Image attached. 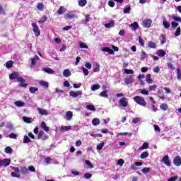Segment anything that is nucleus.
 I'll return each mask as SVG.
<instances>
[{"label": "nucleus", "mask_w": 181, "mask_h": 181, "mask_svg": "<svg viewBox=\"0 0 181 181\" xmlns=\"http://www.w3.org/2000/svg\"><path fill=\"white\" fill-rule=\"evenodd\" d=\"M10 80H15L17 79L18 83H20V87H28V83H25V79L23 77L19 76L18 72H13L9 75Z\"/></svg>", "instance_id": "nucleus-1"}, {"label": "nucleus", "mask_w": 181, "mask_h": 181, "mask_svg": "<svg viewBox=\"0 0 181 181\" xmlns=\"http://www.w3.org/2000/svg\"><path fill=\"white\" fill-rule=\"evenodd\" d=\"M134 101L139 104V105H141V107H146V101H145V98L142 96H135L133 98Z\"/></svg>", "instance_id": "nucleus-2"}, {"label": "nucleus", "mask_w": 181, "mask_h": 181, "mask_svg": "<svg viewBox=\"0 0 181 181\" xmlns=\"http://www.w3.org/2000/svg\"><path fill=\"white\" fill-rule=\"evenodd\" d=\"M31 26L33 27V31L35 36H40V30H39V26H37L35 23H31Z\"/></svg>", "instance_id": "nucleus-3"}, {"label": "nucleus", "mask_w": 181, "mask_h": 181, "mask_svg": "<svg viewBox=\"0 0 181 181\" xmlns=\"http://www.w3.org/2000/svg\"><path fill=\"white\" fill-rule=\"evenodd\" d=\"M39 60H40V59L37 55H35L34 57L31 58V64L30 65V69H33Z\"/></svg>", "instance_id": "nucleus-4"}, {"label": "nucleus", "mask_w": 181, "mask_h": 181, "mask_svg": "<svg viewBox=\"0 0 181 181\" xmlns=\"http://www.w3.org/2000/svg\"><path fill=\"white\" fill-rule=\"evenodd\" d=\"M119 103L121 107H128V99L125 97H123L119 100Z\"/></svg>", "instance_id": "nucleus-5"}, {"label": "nucleus", "mask_w": 181, "mask_h": 181, "mask_svg": "<svg viewBox=\"0 0 181 181\" xmlns=\"http://www.w3.org/2000/svg\"><path fill=\"white\" fill-rule=\"evenodd\" d=\"M11 165V160L4 158L3 160H0V168H2V166H9Z\"/></svg>", "instance_id": "nucleus-6"}, {"label": "nucleus", "mask_w": 181, "mask_h": 181, "mask_svg": "<svg viewBox=\"0 0 181 181\" xmlns=\"http://www.w3.org/2000/svg\"><path fill=\"white\" fill-rule=\"evenodd\" d=\"M161 162L166 166H170V160H169V156L168 155L163 157Z\"/></svg>", "instance_id": "nucleus-7"}, {"label": "nucleus", "mask_w": 181, "mask_h": 181, "mask_svg": "<svg viewBox=\"0 0 181 181\" xmlns=\"http://www.w3.org/2000/svg\"><path fill=\"white\" fill-rule=\"evenodd\" d=\"M173 163L175 166H180L181 165V157L177 156L173 159Z\"/></svg>", "instance_id": "nucleus-8"}, {"label": "nucleus", "mask_w": 181, "mask_h": 181, "mask_svg": "<svg viewBox=\"0 0 181 181\" xmlns=\"http://www.w3.org/2000/svg\"><path fill=\"white\" fill-rule=\"evenodd\" d=\"M124 81L125 84H132L134 83V76H129L124 78Z\"/></svg>", "instance_id": "nucleus-9"}, {"label": "nucleus", "mask_w": 181, "mask_h": 181, "mask_svg": "<svg viewBox=\"0 0 181 181\" xmlns=\"http://www.w3.org/2000/svg\"><path fill=\"white\" fill-rule=\"evenodd\" d=\"M144 28H149L152 25V21L149 19H145L142 23Z\"/></svg>", "instance_id": "nucleus-10"}, {"label": "nucleus", "mask_w": 181, "mask_h": 181, "mask_svg": "<svg viewBox=\"0 0 181 181\" xmlns=\"http://www.w3.org/2000/svg\"><path fill=\"white\" fill-rule=\"evenodd\" d=\"M83 93L81 91H71L69 93V95H71V97H73L74 98H77V97H78L79 95H81Z\"/></svg>", "instance_id": "nucleus-11"}, {"label": "nucleus", "mask_w": 181, "mask_h": 181, "mask_svg": "<svg viewBox=\"0 0 181 181\" xmlns=\"http://www.w3.org/2000/svg\"><path fill=\"white\" fill-rule=\"evenodd\" d=\"M38 139H47V136L46 135V133H45V132L43 131H40L38 134Z\"/></svg>", "instance_id": "nucleus-12"}, {"label": "nucleus", "mask_w": 181, "mask_h": 181, "mask_svg": "<svg viewBox=\"0 0 181 181\" xmlns=\"http://www.w3.org/2000/svg\"><path fill=\"white\" fill-rule=\"evenodd\" d=\"M156 53L158 57H165V56H166V51L163 49H158L157 50Z\"/></svg>", "instance_id": "nucleus-13"}, {"label": "nucleus", "mask_w": 181, "mask_h": 181, "mask_svg": "<svg viewBox=\"0 0 181 181\" xmlns=\"http://www.w3.org/2000/svg\"><path fill=\"white\" fill-rule=\"evenodd\" d=\"M114 25H115V21H114V20H112L109 23L105 24V27L107 29H111V28H114Z\"/></svg>", "instance_id": "nucleus-14"}, {"label": "nucleus", "mask_w": 181, "mask_h": 181, "mask_svg": "<svg viewBox=\"0 0 181 181\" xmlns=\"http://www.w3.org/2000/svg\"><path fill=\"white\" fill-rule=\"evenodd\" d=\"M37 111H38V113L40 115H48L49 112H47V110H44L42 108H40V107H37Z\"/></svg>", "instance_id": "nucleus-15"}, {"label": "nucleus", "mask_w": 181, "mask_h": 181, "mask_svg": "<svg viewBox=\"0 0 181 181\" xmlns=\"http://www.w3.org/2000/svg\"><path fill=\"white\" fill-rule=\"evenodd\" d=\"M129 28H132V30H136L139 28V25L137 22H134L133 23L129 25Z\"/></svg>", "instance_id": "nucleus-16"}, {"label": "nucleus", "mask_w": 181, "mask_h": 181, "mask_svg": "<svg viewBox=\"0 0 181 181\" xmlns=\"http://www.w3.org/2000/svg\"><path fill=\"white\" fill-rule=\"evenodd\" d=\"M73 118V112L68 111L66 112V119L67 121H70Z\"/></svg>", "instance_id": "nucleus-17"}, {"label": "nucleus", "mask_w": 181, "mask_h": 181, "mask_svg": "<svg viewBox=\"0 0 181 181\" xmlns=\"http://www.w3.org/2000/svg\"><path fill=\"white\" fill-rule=\"evenodd\" d=\"M159 40H160L161 45H165V43H166V37L165 36V35L160 34Z\"/></svg>", "instance_id": "nucleus-18"}, {"label": "nucleus", "mask_w": 181, "mask_h": 181, "mask_svg": "<svg viewBox=\"0 0 181 181\" xmlns=\"http://www.w3.org/2000/svg\"><path fill=\"white\" fill-rule=\"evenodd\" d=\"M40 86L44 87L45 88H49V83L45 81H40L39 83Z\"/></svg>", "instance_id": "nucleus-19"}, {"label": "nucleus", "mask_w": 181, "mask_h": 181, "mask_svg": "<svg viewBox=\"0 0 181 181\" xmlns=\"http://www.w3.org/2000/svg\"><path fill=\"white\" fill-rule=\"evenodd\" d=\"M151 74H148L146 76V81L148 83V84H152L153 83V80L151 78Z\"/></svg>", "instance_id": "nucleus-20"}, {"label": "nucleus", "mask_w": 181, "mask_h": 181, "mask_svg": "<svg viewBox=\"0 0 181 181\" xmlns=\"http://www.w3.org/2000/svg\"><path fill=\"white\" fill-rule=\"evenodd\" d=\"M42 71H45V73H47L48 74H54V71L51 68H43Z\"/></svg>", "instance_id": "nucleus-21"}, {"label": "nucleus", "mask_w": 181, "mask_h": 181, "mask_svg": "<svg viewBox=\"0 0 181 181\" xmlns=\"http://www.w3.org/2000/svg\"><path fill=\"white\" fill-rule=\"evenodd\" d=\"M71 129V126H62L61 127L62 132H66V131H70Z\"/></svg>", "instance_id": "nucleus-22"}, {"label": "nucleus", "mask_w": 181, "mask_h": 181, "mask_svg": "<svg viewBox=\"0 0 181 181\" xmlns=\"http://www.w3.org/2000/svg\"><path fill=\"white\" fill-rule=\"evenodd\" d=\"M65 18H66V19H69V20H70V19H74V18H76V15H75V14H73V13H66V14L65 15Z\"/></svg>", "instance_id": "nucleus-23"}, {"label": "nucleus", "mask_w": 181, "mask_h": 181, "mask_svg": "<svg viewBox=\"0 0 181 181\" xmlns=\"http://www.w3.org/2000/svg\"><path fill=\"white\" fill-rule=\"evenodd\" d=\"M20 170L23 175H28L29 173V170L26 167H21Z\"/></svg>", "instance_id": "nucleus-24"}, {"label": "nucleus", "mask_w": 181, "mask_h": 181, "mask_svg": "<svg viewBox=\"0 0 181 181\" xmlns=\"http://www.w3.org/2000/svg\"><path fill=\"white\" fill-rule=\"evenodd\" d=\"M63 76L64 77H70V76H71V72H70V69H65L63 71Z\"/></svg>", "instance_id": "nucleus-25"}, {"label": "nucleus", "mask_w": 181, "mask_h": 181, "mask_svg": "<svg viewBox=\"0 0 181 181\" xmlns=\"http://www.w3.org/2000/svg\"><path fill=\"white\" fill-rule=\"evenodd\" d=\"M64 12H66V8H64L63 6H61L57 11V13L58 15H63V13H64Z\"/></svg>", "instance_id": "nucleus-26"}, {"label": "nucleus", "mask_w": 181, "mask_h": 181, "mask_svg": "<svg viewBox=\"0 0 181 181\" xmlns=\"http://www.w3.org/2000/svg\"><path fill=\"white\" fill-rule=\"evenodd\" d=\"M41 128H42V129H44V131L45 132H49V128L47 127V126L46 125V122H42L41 123Z\"/></svg>", "instance_id": "nucleus-27"}, {"label": "nucleus", "mask_w": 181, "mask_h": 181, "mask_svg": "<svg viewBox=\"0 0 181 181\" xmlns=\"http://www.w3.org/2000/svg\"><path fill=\"white\" fill-rule=\"evenodd\" d=\"M78 4L79 5V6H81L82 8L86 6V5H87V0H79L78 1Z\"/></svg>", "instance_id": "nucleus-28"}, {"label": "nucleus", "mask_w": 181, "mask_h": 181, "mask_svg": "<svg viewBox=\"0 0 181 181\" xmlns=\"http://www.w3.org/2000/svg\"><path fill=\"white\" fill-rule=\"evenodd\" d=\"M148 148H149V144L145 142L141 147H139V150L143 151L144 149H148Z\"/></svg>", "instance_id": "nucleus-29"}, {"label": "nucleus", "mask_w": 181, "mask_h": 181, "mask_svg": "<svg viewBox=\"0 0 181 181\" xmlns=\"http://www.w3.org/2000/svg\"><path fill=\"white\" fill-rule=\"evenodd\" d=\"M163 25L165 29H169V28H170V23L168 22L166 20H163Z\"/></svg>", "instance_id": "nucleus-30"}, {"label": "nucleus", "mask_w": 181, "mask_h": 181, "mask_svg": "<svg viewBox=\"0 0 181 181\" xmlns=\"http://www.w3.org/2000/svg\"><path fill=\"white\" fill-rule=\"evenodd\" d=\"M149 156V153L148 151H144L141 153L140 158L141 159H145V158H148Z\"/></svg>", "instance_id": "nucleus-31"}, {"label": "nucleus", "mask_w": 181, "mask_h": 181, "mask_svg": "<svg viewBox=\"0 0 181 181\" xmlns=\"http://www.w3.org/2000/svg\"><path fill=\"white\" fill-rule=\"evenodd\" d=\"M100 87L101 86H100V84H94V85H92L91 90L92 91H95L97 90H100Z\"/></svg>", "instance_id": "nucleus-32"}, {"label": "nucleus", "mask_w": 181, "mask_h": 181, "mask_svg": "<svg viewBox=\"0 0 181 181\" xmlns=\"http://www.w3.org/2000/svg\"><path fill=\"white\" fill-rule=\"evenodd\" d=\"M6 69H11V67H13V61H8L6 63Z\"/></svg>", "instance_id": "nucleus-33"}, {"label": "nucleus", "mask_w": 181, "mask_h": 181, "mask_svg": "<svg viewBox=\"0 0 181 181\" xmlns=\"http://www.w3.org/2000/svg\"><path fill=\"white\" fill-rule=\"evenodd\" d=\"M15 105H16V107H25V103L19 100V101H16L15 102Z\"/></svg>", "instance_id": "nucleus-34"}, {"label": "nucleus", "mask_w": 181, "mask_h": 181, "mask_svg": "<svg viewBox=\"0 0 181 181\" xmlns=\"http://www.w3.org/2000/svg\"><path fill=\"white\" fill-rule=\"evenodd\" d=\"M45 8V5L43 4V3H38L37 4V9H38V11H43Z\"/></svg>", "instance_id": "nucleus-35"}, {"label": "nucleus", "mask_w": 181, "mask_h": 181, "mask_svg": "<svg viewBox=\"0 0 181 181\" xmlns=\"http://www.w3.org/2000/svg\"><path fill=\"white\" fill-rule=\"evenodd\" d=\"M92 124L95 127H97V125H100V119H98V118L93 119V121H92Z\"/></svg>", "instance_id": "nucleus-36"}, {"label": "nucleus", "mask_w": 181, "mask_h": 181, "mask_svg": "<svg viewBox=\"0 0 181 181\" xmlns=\"http://www.w3.org/2000/svg\"><path fill=\"white\" fill-rule=\"evenodd\" d=\"M4 152L6 153H12V152H13V150H12V148H11V146H7L4 149Z\"/></svg>", "instance_id": "nucleus-37"}, {"label": "nucleus", "mask_w": 181, "mask_h": 181, "mask_svg": "<svg viewBox=\"0 0 181 181\" xmlns=\"http://www.w3.org/2000/svg\"><path fill=\"white\" fill-rule=\"evenodd\" d=\"M160 110H162L163 111H166L168 110V104L166 103H162L160 105Z\"/></svg>", "instance_id": "nucleus-38"}, {"label": "nucleus", "mask_w": 181, "mask_h": 181, "mask_svg": "<svg viewBox=\"0 0 181 181\" xmlns=\"http://www.w3.org/2000/svg\"><path fill=\"white\" fill-rule=\"evenodd\" d=\"M30 142H32V141L30 140V138H29V136H24L23 143L24 144H29Z\"/></svg>", "instance_id": "nucleus-39"}, {"label": "nucleus", "mask_w": 181, "mask_h": 181, "mask_svg": "<svg viewBox=\"0 0 181 181\" xmlns=\"http://www.w3.org/2000/svg\"><path fill=\"white\" fill-rule=\"evenodd\" d=\"M46 21H47V17L44 16L38 21V23H45Z\"/></svg>", "instance_id": "nucleus-40"}, {"label": "nucleus", "mask_w": 181, "mask_h": 181, "mask_svg": "<svg viewBox=\"0 0 181 181\" xmlns=\"http://www.w3.org/2000/svg\"><path fill=\"white\" fill-rule=\"evenodd\" d=\"M148 47L151 49H156V44L152 41L148 42Z\"/></svg>", "instance_id": "nucleus-41"}, {"label": "nucleus", "mask_w": 181, "mask_h": 181, "mask_svg": "<svg viewBox=\"0 0 181 181\" xmlns=\"http://www.w3.org/2000/svg\"><path fill=\"white\" fill-rule=\"evenodd\" d=\"M29 90L31 93V94H35L36 93V91L39 90V88H37L36 87H31V88H30Z\"/></svg>", "instance_id": "nucleus-42"}, {"label": "nucleus", "mask_w": 181, "mask_h": 181, "mask_svg": "<svg viewBox=\"0 0 181 181\" xmlns=\"http://www.w3.org/2000/svg\"><path fill=\"white\" fill-rule=\"evenodd\" d=\"M79 47L81 49H88V46L83 42H79Z\"/></svg>", "instance_id": "nucleus-43"}, {"label": "nucleus", "mask_w": 181, "mask_h": 181, "mask_svg": "<svg viewBox=\"0 0 181 181\" xmlns=\"http://www.w3.org/2000/svg\"><path fill=\"white\" fill-rule=\"evenodd\" d=\"M87 110H89L90 111H95V107L93 105H86Z\"/></svg>", "instance_id": "nucleus-44"}, {"label": "nucleus", "mask_w": 181, "mask_h": 181, "mask_svg": "<svg viewBox=\"0 0 181 181\" xmlns=\"http://www.w3.org/2000/svg\"><path fill=\"white\" fill-rule=\"evenodd\" d=\"M83 177L85 179H91V177H93V175L90 173H86L84 175H83Z\"/></svg>", "instance_id": "nucleus-45"}, {"label": "nucleus", "mask_w": 181, "mask_h": 181, "mask_svg": "<svg viewBox=\"0 0 181 181\" xmlns=\"http://www.w3.org/2000/svg\"><path fill=\"white\" fill-rule=\"evenodd\" d=\"M100 97H104L105 98H108V94H107V90H103L100 93Z\"/></svg>", "instance_id": "nucleus-46"}, {"label": "nucleus", "mask_w": 181, "mask_h": 181, "mask_svg": "<svg viewBox=\"0 0 181 181\" xmlns=\"http://www.w3.org/2000/svg\"><path fill=\"white\" fill-rule=\"evenodd\" d=\"M23 119L24 121V122H25L26 124H30L32 122V120H30V118L29 117H23Z\"/></svg>", "instance_id": "nucleus-47"}, {"label": "nucleus", "mask_w": 181, "mask_h": 181, "mask_svg": "<svg viewBox=\"0 0 181 181\" xmlns=\"http://www.w3.org/2000/svg\"><path fill=\"white\" fill-rule=\"evenodd\" d=\"M146 57H148V54H146V52H145V51H142L141 55V60H145Z\"/></svg>", "instance_id": "nucleus-48"}, {"label": "nucleus", "mask_w": 181, "mask_h": 181, "mask_svg": "<svg viewBox=\"0 0 181 181\" xmlns=\"http://www.w3.org/2000/svg\"><path fill=\"white\" fill-rule=\"evenodd\" d=\"M139 43L140 46H142V47H145V42H144V39H142L141 37H139Z\"/></svg>", "instance_id": "nucleus-49"}, {"label": "nucleus", "mask_w": 181, "mask_h": 181, "mask_svg": "<svg viewBox=\"0 0 181 181\" xmlns=\"http://www.w3.org/2000/svg\"><path fill=\"white\" fill-rule=\"evenodd\" d=\"M177 77L178 80H181V70L180 68L177 69Z\"/></svg>", "instance_id": "nucleus-50"}, {"label": "nucleus", "mask_w": 181, "mask_h": 181, "mask_svg": "<svg viewBox=\"0 0 181 181\" xmlns=\"http://www.w3.org/2000/svg\"><path fill=\"white\" fill-rule=\"evenodd\" d=\"M180 33H181V28H180V27H177V30L175 31V36H176V37L180 36Z\"/></svg>", "instance_id": "nucleus-51"}, {"label": "nucleus", "mask_w": 181, "mask_h": 181, "mask_svg": "<svg viewBox=\"0 0 181 181\" xmlns=\"http://www.w3.org/2000/svg\"><path fill=\"white\" fill-rule=\"evenodd\" d=\"M156 88H158V86L154 85V86H150L148 88L149 91H156Z\"/></svg>", "instance_id": "nucleus-52"}, {"label": "nucleus", "mask_w": 181, "mask_h": 181, "mask_svg": "<svg viewBox=\"0 0 181 181\" xmlns=\"http://www.w3.org/2000/svg\"><path fill=\"white\" fill-rule=\"evenodd\" d=\"M125 74H134V70L124 69Z\"/></svg>", "instance_id": "nucleus-53"}, {"label": "nucleus", "mask_w": 181, "mask_h": 181, "mask_svg": "<svg viewBox=\"0 0 181 181\" xmlns=\"http://www.w3.org/2000/svg\"><path fill=\"white\" fill-rule=\"evenodd\" d=\"M85 163H86L90 169H93V168H94L93 163H91V162H90V160H85Z\"/></svg>", "instance_id": "nucleus-54"}, {"label": "nucleus", "mask_w": 181, "mask_h": 181, "mask_svg": "<svg viewBox=\"0 0 181 181\" xmlns=\"http://www.w3.org/2000/svg\"><path fill=\"white\" fill-rule=\"evenodd\" d=\"M104 147V142H102L100 144H99L97 147H96V149L98 151H101V149H103V148Z\"/></svg>", "instance_id": "nucleus-55"}, {"label": "nucleus", "mask_w": 181, "mask_h": 181, "mask_svg": "<svg viewBox=\"0 0 181 181\" xmlns=\"http://www.w3.org/2000/svg\"><path fill=\"white\" fill-rule=\"evenodd\" d=\"M8 136L11 139H16V138H18V135L15 133H11Z\"/></svg>", "instance_id": "nucleus-56"}, {"label": "nucleus", "mask_w": 181, "mask_h": 181, "mask_svg": "<svg viewBox=\"0 0 181 181\" xmlns=\"http://www.w3.org/2000/svg\"><path fill=\"white\" fill-rule=\"evenodd\" d=\"M118 135L119 136H122V135H124V136H127V135H129V136H132V133H128V132H120V133H118Z\"/></svg>", "instance_id": "nucleus-57"}, {"label": "nucleus", "mask_w": 181, "mask_h": 181, "mask_svg": "<svg viewBox=\"0 0 181 181\" xmlns=\"http://www.w3.org/2000/svg\"><path fill=\"white\" fill-rule=\"evenodd\" d=\"M141 121V118L139 117H135L132 119V123L133 124H138Z\"/></svg>", "instance_id": "nucleus-58"}, {"label": "nucleus", "mask_w": 181, "mask_h": 181, "mask_svg": "<svg viewBox=\"0 0 181 181\" xmlns=\"http://www.w3.org/2000/svg\"><path fill=\"white\" fill-rule=\"evenodd\" d=\"M171 26H172V28H173L175 29V28H177V26H179V23L173 21L171 23Z\"/></svg>", "instance_id": "nucleus-59"}, {"label": "nucleus", "mask_w": 181, "mask_h": 181, "mask_svg": "<svg viewBox=\"0 0 181 181\" xmlns=\"http://www.w3.org/2000/svg\"><path fill=\"white\" fill-rule=\"evenodd\" d=\"M82 70L83 72L84 76H88V70L86 69L84 66L82 67Z\"/></svg>", "instance_id": "nucleus-60"}, {"label": "nucleus", "mask_w": 181, "mask_h": 181, "mask_svg": "<svg viewBox=\"0 0 181 181\" xmlns=\"http://www.w3.org/2000/svg\"><path fill=\"white\" fill-rule=\"evenodd\" d=\"M151 171V168H144L142 169L141 172L144 173H148V172Z\"/></svg>", "instance_id": "nucleus-61"}, {"label": "nucleus", "mask_w": 181, "mask_h": 181, "mask_svg": "<svg viewBox=\"0 0 181 181\" xmlns=\"http://www.w3.org/2000/svg\"><path fill=\"white\" fill-rule=\"evenodd\" d=\"M123 12L124 13H129V12H131V7H127L124 8Z\"/></svg>", "instance_id": "nucleus-62"}, {"label": "nucleus", "mask_w": 181, "mask_h": 181, "mask_svg": "<svg viewBox=\"0 0 181 181\" xmlns=\"http://www.w3.org/2000/svg\"><path fill=\"white\" fill-rule=\"evenodd\" d=\"M177 179H178L177 176H174V177H172L169 178L168 180V181H176V180H177Z\"/></svg>", "instance_id": "nucleus-63"}, {"label": "nucleus", "mask_w": 181, "mask_h": 181, "mask_svg": "<svg viewBox=\"0 0 181 181\" xmlns=\"http://www.w3.org/2000/svg\"><path fill=\"white\" fill-rule=\"evenodd\" d=\"M173 19H174V21H176L177 22H181V18L180 17H176L175 16H173Z\"/></svg>", "instance_id": "nucleus-64"}]
</instances>
